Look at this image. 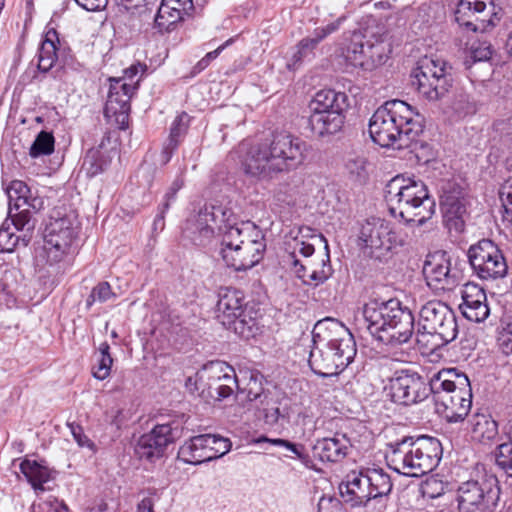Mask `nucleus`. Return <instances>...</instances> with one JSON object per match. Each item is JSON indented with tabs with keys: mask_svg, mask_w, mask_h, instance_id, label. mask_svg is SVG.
Segmentation results:
<instances>
[{
	"mask_svg": "<svg viewBox=\"0 0 512 512\" xmlns=\"http://www.w3.org/2000/svg\"><path fill=\"white\" fill-rule=\"evenodd\" d=\"M471 438L482 444L491 443L498 435V425L491 416L477 413L470 419Z\"/></svg>",
	"mask_w": 512,
	"mask_h": 512,
	"instance_id": "33",
	"label": "nucleus"
},
{
	"mask_svg": "<svg viewBox=\"0 0 512 512\" xmlns=\"http://www.w3.org/2000/svg\"><path fill=\"white\" fill-rule=\"evenodd\" d=\"M500 198L503 203V220L512 225V176L502 184Z\"/></svg>",
	"mask_w": 512,
	"mask_h": 512,
	"instance_id": "48",
	"label": "nucleus"
},
{
	"mask_svg": "<svg viewBox=\"0 0 512 512\" xmlns=\"http://www.w3.org/2000/svg\"><path fill=\"white\" fill-rule=\"evenodd\" d=\"M391 223L380 217L367 218L360 227L359 241L363 253L371 258L381 260L391 251L389 235Z\"/></svg>",
	"mask_w": 512,
	"mask_h": 512,
	"instance_id": "18",
	"label": "nucleus"
},
{
	"mask_svg": "<svg viewBox=\"0 0 512 512\" xmlns=\"http://www.w3.org/2000/svg\"><path fill=\"white\" fill-rule=\"evenodd\" d=\"M363 479V471H352L346 476V481L339 485L341 497L352 507L365 506L372 499L368 484H364Z\"/></svg>",
	"mask_w": 512,
	"mask_h": 512,
	"instance_id": "26",
	"label": "nucleus"
},
{
	"mask_svg": "<svg viewBox=\"0 0 512 512\" xmlns=\"http://www.w3.org/2000/svg\"><path fill=\"white\" fill-rule=\"evenodd\" d=\"M58 33L54 28H50L45 33L44 40L38 50V63L37 68L40 72L47 73L52 69L56 60L58 59L59 44Z\"/></svg>",
	"mask_w": 512,
	"mask_h": 512,
	"instance_id": "30",
	"label": "nucleus"
},
{
	"mask_svg": "<svg viewBox=\"0 0 512 512\" xmlns=\"http://www.w3.org/2000/svg\"><path fill=\"white\" fill-rule=\"evenodd\" d=\"M310 351L309 365L312 371L324 378L338 375L347 366L343 359H340L335 352L324 344L313 343Z\"/></svg>",
	"mask_w": 512,
	"mask_h": 512,
	"instance_id": "24",
	"label": "nucleus"
},
{
	"mask_svg": "<svg viewBox=\"0 0 512 512\" xmlns=\"http://www.w3.org/2000/svg\"><path fill=\"white\" fill-rule=\"evenodd\" d=\"M118 5L123 6L132 14L142 17L150 14L157 6L158 0H115Z\"/></svg>",
	"mask_w": 512,
	"mask_h": 512,
	"instance_id": "45",
	"label": "nucleus"
},
{
	"mask_svg": "<svg viewBox=\"0 0 512 512\" xmlns=\"http://www.w3.org/2000/svg\"><path fill=\"white\" fill-rule=\"evenodd\" d=\"M31 510L32 512H68V507L57 498L49 497L38 504H33Z\"/></svg>",
	"mask_w": 512,
	"mask_h": 512,
	"instance_id": "51",
	"label": "nucleus"
},
{
	"mask_svg": "<svg viewBox=\"0 0 512 512\" xmlns=\"http://www.w3.org/2000/svg\"><path fill=\"white\" fill-rule=\"evenodd\" d=\"M451 67L444 60L424 58L413 71L412 85L428 101L444 98L452 87Z\"/></svg>",
	"mask_w": 512,
	"mask_h": 512,
	"instance_id": "10",
	"label": "nucleus"
},
{
	"mask_svg": "<svg viewBox=\"0 0 512 512\" xmlns=\"http://www.w3.org/2000/svg\"><path fill=\"white\" fill-rule=\"evenodd\" d=\"M313 343L324 344L348 366L357 353L356 342L350 330L340 321L325 318L318 321L312 331Z\"/></svg>",
	"mask_w": 512,
	"mask_h": 512,
	"instance_id": "13",
	"label": "nucleus"
},
{
	"mask_svg": "<svg viewBox=\"0 0 512 512\" xmlns=\"http://www.w3.org/2000/svg\"><path fill=\"white\" fill-rule=\"evenodd\" d=\"M314 250V244L295 239L294 254L298 252L304 257H309L314 253Z\"/></svg>",
	"mask_w": 512,
	"mask_h": 512,
	"instance_id": "61",
	"label": "nucleus"
},
{
	"mask_svg": "<svg viewBox=\"0 0 512 512\" xmlns=\"http://www.w3.org/2000/svg\"><path fill=\"white\" fill-rule=\"evenodd\" d=\"M500 497L498 479L485 470L463 482L457 490L460 512H485L496 507Z\"/></svg>",
	"mask_w": 512,
	"mask_h": 512,
	"instance_id": "9",
	"label": "nucleus"
},
{
	"mask_svg": "<svg viewBox=\"0 0 512 512\" xmlns=\"http://www.w3.org/2000/svg\"><path fill=\"white\" fill-rule=\"evenodd\" d=\"M468 260L474 273L483 280L503 278L508 271L501 250L489 239L472 245L468 250Z\"/></svg>",
	"mask_w": 512,
	"mask_h": 512,
	"instance_id": "15",
	"label": "nucleus"
},
{
	"mask_svg": "<svg viewBox=\"0 0 512 512\" xmlns=\"http://www.w3.org/2000/svg\"><path fill=\"white\" fill-rule=\"evenodd\" d=\"M453 109L459 115L466 116L476 112V105L468 95L461 94L453 103Z\"/></svg>",
	"mask_w": 512,
	"mask_h": 512,
	"instance_id": "55",
	"label": "nucleus"
},
{
	"mask_svg": "<svg viewBox=\"0 0 512 512\" xmlns=\"http://www.w3.org/2000/svg\"><path fill=\"white\" fill-rule=\"evenodd\" d=\"M319 44L314 36L302 39L297 45L296 52L293 53L291 60L287 63L289 69H296L300 63L313 55L314 49Z\"/></svg>",
	"mask_w": 512,
	"mask_h": 512,
	"instance_id": "43",
	"label": "nucleus"
},
{
	"mask_svg": "<svg viewBox=\"0 0 512 512\" xmlns=\"http://www.w3.org/2000/svg\"><path fill=\"white\" fill-rule=\"evenodd\" d=\"M458 334L454 311L444 302L431 300L419 312L416 341L426 352H433L455 340Z\"/></svg>",
	"mask_w": 512,
	"mask_h": 512,
	"instance_id": "8",
	"label": "nucleus"
},
{
	"mask_svg": "<svg viewBox=\"0 0 512 512\" xmlns=\"http://www.w3.org/2000/svg\"><path fill=\"white\" fill-rule=\"evenodd\" d=\"M77 237V223L73 216H51L44 230L43 252L50 264L60 262Z\"/></svg>",
	"mask_w": 512,
	"mask_h": 512,
	"instance_id": "14",
	"label": "nucleus"
},
{
	"mask_svg": "<svg viewBox=\"0 0 512 512\" xmlns=\"http://www.w3.org/2000/svg\"><path fill=\"white\" fill-rule=\"evenodd\" d=\"M344 114L311 113L309 125L312 132L318 137H325L339 132L344 124Z\"/></svg>",
	"mask_w": 512,
	"mask_h": 512,
	"instance_id": "32",
	"label": "nucleus"
},
{
	"mask_svg": "<svg viewBox=\"0 0 512 512\" xmlns=\"http://www.w3.org/2000/svg\"><path fill=\"white\" fill-rule=\"evenodd\" d=\"M363 319L369 333L379 342L396 347L409 341L414 331V316L396 299L373 301L363 307Z\"/></svg>",
	"mask_w": 512,
	"mask_h": 512,
	"instance_id": "4",
	"label": "nucleus"
},
{
	"mask_svg": "<svg viewBox=\"0 0 512 512\" xmlns=\"http://www.w3.org/2000/svg\"><path fill=\"white\" fill-rule=\"evenodd\" d=\"M270 443L276 446L285 447L289 451H291L297 459H299L302 462H306L308 460V455L304 452V447L302 445L294 444L288 440L285 439H267Z\"/></svg>",
	"mask_w": 512,
	"mask_h": 512,
	"instance_id": "56",
	"label": "nucleus"
},
{
	"mask_svg": "<svg viewBox=\"0 0 512 512\" xmlns=\"http://www.w3.org/2000/svg\"><path fill=\"white\" fill-rule=\"evenodd\" d=\"M350 439L344 433H335L333 437L318 439L312 447L313 456L321 461L340 462L351 449Z\"/></svg>",
	"mask_w": 512,
	"mask_h": 512,
	"instance_id": "25",
	"label": "nucleus"
},
{
	"mask_svg": "<svg viewBox=\"0 0 512 512\" xmlns=\"http://www.w3.org/2000/svg\"><path fill=\"white\" fill-rule=\"evenodd\" d=\"M441 452V443L434 437H405L387 445L385 460L399 474L421 477L438 465Z\"/></svg>",
	"mask_w": 512,
	"mask_h": 512,
	"instance_id": "6",
	"label": "nucleus"
},
{
	"mask_svg": "<svg viewBox=\"0 0 512 512\" xmlns=\"http://www.w3.org/2000/svg\"><path fill=\"white\" fill-rule=\"evenodd\" d=\"M440 205L447 222H454V226L458 229L463 225V216L466 213V207L463 203L461 190L449 185L448 189H444L441 195Z\"/></svg>",
	"mask_w": 512,
	"mask_h": 512,
	"instance_id": "29",
	"label": "nucleus"
},
{
	"mask_svg": "<svg viewBox=\"0 0 512 512\" xmlns=\"http://www.w3.org/2000/svg\"><path fill=\"white\" fill-rule=\"evenodd\" d=\"M109 82L104 115L107 119H113L121 125V128H124L128 121L130 99L136 90V86L125 82L122 78H110Z\"/></svg>",
	"mask_w": 512,
	"mask_h": 512,
	"instance_id": "20",
	"label": "nucleus"
},
{
	"mask_svg": "<svg viewBox=\"0 0 512 512\" xmlns=\"http://www.w3.org/2000/svg\"><path fill=\"white\" fill-rule=\"evenodd\" d=\"M237 396L241 401H256L262 394L263 388L261 382L257 378L251 376L249 382L245 387L239 385Z\"/></svg>",
	"mask_w": 512,
	"mask_h": 512,
	"instance_id": "49",
	"label": "nucleus"
},
{
	"mask_svg": "<svg viewBox=\"0 0 512 512\" xmlns=\"http://www.w3.org/2000/svg\"><path fill=\"white\" fill-rule=\"evenodd\" d=\"M459 27L474 33L494 28L502 18V8L494 0H459L454 10Z\"/></svg>",
	"mask_w": 512,
	"mask_h": 512,
	"instance_id": "12",
	"label": "nucleus"
},
{
	"mask_svg": "<svg viewBox=\"0 0 512 512\" xmlns=\"http://www.w3.org/2000/svg\"><path fill=\"white\" fill-rule=\"evenodd\" d=\"M427 285L436 291L452 290L458 277L451 269V258L445 251H438L427 257L423 267Z\"/></svg>",
	"mask_w": 512,
	"mask_h": 512,
	"instance_id": "21",
	"label": "nucleus"
},
{
	"mask_svg": "<svg viewBox=\"0 0 512 512\" xmlns=\"http://www.w3.org/2000/svg\"><path fill=\"white\" fill-rule=\"evenodd\" d=\"M190 124V116L186 112L180 113L172 122L170 127V134L165 142L162 153L161 161L163 164H167L173 152L177 149L181 138L186 134Z\"/></svg>",
	"mask_w": 512,
	"mask_h": 512,
	"instance_id": "31",
	"label": "nucleus"
},
{
	"mask_svg": "<svg viewBox=\"0 0 512 512\" xmlns=\"http://www.w3.org/2000/svg\"><path fill=\"white\" fill-rule=\"evenodd\" d=\"M231 449V442L215 434H201L191 437L178 451V458L192 465H199L220 458Z\"/></svg>",
	"mask_w": 512,
	"mask_h": 512,
	"instance_id": "16",
	"label": "nucleus"
},
{
	"mask_svg": "<svg viewBox=\"0 0 512 512\" xmlns=\"http://www.w3.org/2000/svg\"><path fill=\"white\" fill-rule=\"evenodd\" d=\"M245 308V296L241 290L220 288L215 311L217 320L240 337L248 339L254 335L255 322L251 317L246 318Z\"/></svg>",
	"mask_w": 512,
	"mask_h": 512,
	"instance_id": "11",
	"label": "nucleus"
},
{
	"mask_svg": "<svg viewBox=\"0 0 512 512\" xmlns=\"http://www.w3.org/2000/svg\"><path fill=\"white\" fill-rule=\"evenodd\" d=\"M75 2L87 11L100 10L107 4V0H75Z\"/></svg>",
	"mask_w": 512,
	"mask_h": 512,
	"instance_id": "60",
	"label": "nucleus"
},
{
	"mask_svg": "<svg viewBox=\"0 0 512 512\" xmlns=\"http://www.w3.org/2000/svg\"><path fill=\"white\" fill-rule=\"evenodd\" d=\"M432 394L449 422L462 421L472 406V390L468 377L456 369H443L432 376Z\"/></svg>",
	"mask_w": 512,
	"mask_h": 512,
	"instance_id": "7",
	"label": "nucleus"
},
{
	"mask_svg": "<svg viewBox=\"0 0 512 512\" xmlns=\"http://www.w3.org/2000/svg\"><path fill=\"white\" fill-rule=\"evenodd\" d=\"M181 430L175 422L156 425L138 439L135 453L140 459L154 462L164 455L168 445L181 436Z\"/></svg>",
	"mask_w": 512,
	"mask_h": 512,
	"instance_id": "19",
	"label": "nucleus"
},
{
	"mask_svg": "<svg viewBox=\"0 0 512 512\" xmlns=\"http://www.w3.org/2000/svg\"><path fill=\"white\" fill-rule=\"evenodd\" d=\"M363 483L368 484L372 499L382 497L390 493L392 482L390 476L381 469H368L364 472Z\"/></svg>",
	"mask_w": 512,
	"mask_h": 512,
	"instance_id": "38",
	"label": "nucleus"
},
{
	"mask_svg": "<svg viewBox=\"0 0 512 512\" xmlns=\"http://www.w3.org/2000/svg\"><path fill=\"white\" fill-rule=\"evenodd\" d=\"M20 471L32 486L37 496L44 491L52 489L50 483L55 480V470L50 469L36 460L24 459L20 463Z\"/></svg>",
	"mask_w": 512,
	"mask_h": 512,
	"instance_id": "27",
	"label": "nucleus"
},
{
	"mask_svg": "<svg viewBox=\"0 0 512 512\" xmlns=\"http://www.w3.org/2000/svg\"><path fill=\"white\" fill-rule=\"evenodd\" d=\"M110 164V160L100 148L89 149L84 158L82 169L88 177L102 173Z\"/></svg>",
	"mask_w": 512,
	"mask_h": 512,
	"instance_id": "39",
	"label": "nucleus"
},
{
	"mask_svg": "<svg viewBox=\"0 0 512 512\" xmlns=\"http://www.w3.org/2000/svg\"><path fill=\"white\" fill-rule=\"evenodd\" d=\"M283 188H286L285 185H280L275 192V197L278 201H281L286 204H291L294 202V194L290 192H284Z\"/></svg>",
	"mask_w": 512,
	"mask_h": 512,
	"instance_id": "63",
	"label": "nucleus"
},
{
	"mask_svg": "<svg viewBox=\"0 0 512 512\" xmlns=\"http://www.w3.org/2000/svg\"><path fill=\"white\" fill-rule=\"evenodd\" d=\"M368 131L381 147L408 148L423 132L422 117L406 102L390 100L374 112Z\"/></svg>",
	"mask_w": 512,
	"mask_h": 512,
	"instance_id": "3",
	"label": "nucleus"
},
{
	"mask_svg": "<svg viewBox=\"0 0 512 512\" xmlns=\"http://www.w3.org/2000/svg\"><path fill=\"white\" fill-rule=\"evenodd\" d=\"M207 385L210 393L217 394L218 399H224L229 397L233 393L234 389L237 388V386H230L227 384L220 385V383L212 381H207Z\"/></svg>",
	"mask_w": 512,
	"mask_h": 512,
	"instance_id": "58",
	"label": "nucleus"
},
{
	"mask_svg": "<svg viewBox=\"0 0 512 512\" xmlns=\"http://www.w3.org/2000/svg\"><path fill=\"white\" fill-rule=\"evenodd\" d=\"M385 200L390 214L406 223L421 226L435 214V200L421 180L394 177L386 185Z\"/></svg>",
	"mask_w": 512,
	"mask_h": 512,
	"instance_id": "5",
	"label": "nucleus"
},
{
	"mask_svg": "<svg viewBox=\"0 0 512 512\" xmlns=\"http://www.w3.org/2000/svg\"><path fill=\"white\" fill-rule=\"evenodd\" d=\"M284 416L282 415L279 407H273V408H270V409H266V412H265V420L268 424H276L279 422L280 418H283Z\"/></svg>",
	"mask_w": 512,
	"mask_h": 512,
	"instance_id": "62",
	"label": "nucleus"
},
{
	"mask_svg": "<svg viewBox=\"0 0 512 512\" xmlns=\"http://www.w3.org/2000/svg\"><path fill=\"white\" fill-rule=\"evenodd\" d=\"M113 358L110 354V346L107 342L100 344L96 354V362L93 365V376L98 380H104L110 375Z\"/></svg>",
	"mask_w": 512,
	"mask_h": 512,
	"instance_id": "40",
	"label": "nucleus"
},
{
	"mask_svg": "<svg viewBox=\"0 0 512 512\" xmlns=\"http://www.w3.org/2000/svg\"><path fill=\"white\" fill-rule=\"evenodd\" d=\"M388 51L389 50L382 41H377L376 43L366 42L364 69L371 70L384 64L388 59Z\"/></svg>",
	"mask_w": 512,
	"mask_h": 512,
	"instance_id": "42",
	"label": "nucleus"
},
{
	"mask_svg": "<svg viewBox=\"0 0 512 512\" xmlns=\"http://www.w3.org/2000/svg\"><path fill=\"white\" fill-rule=\"evenodd\" d=\"M314 238L323 241L325 243V249L328 251L327 240L322 235L315 236ZM293 264L297 277L307 285L318 286L329 279L333 272L328 252H326V259H322L320 262L316 263L315 267L310 272H308L307 267L301 264L297 259H294Z\"/></svg>",
	"mask_w": 512,
	"mask_h": 512,
	"instance_id": "28",
	"label": "nucleus"
},
{
	"mask_svg": "<svg viewBox=\"0 0 512 512\" xmlns=\"http://www.w3.org/2000/svg\"><path fill=\"white\" fill-rule=\"evenodd\" d=\"M470 54L473 62H483L492 56L491 45L485 41L472 44L470 47Z\"/></svg>",
	"mask_w": 512,
	"mask_h": 512,
	"instance_id": "54",
	"label": "nucleus"
},
{
	"mask_svg": "<svg viewBox=\"0 0 512 512\" xmlns=\"http://www.w3.org/2000/svg\"><path fill=\"white\" fill-rule=\"evenodd\" d=\"M349 106L348 97L344 92L333 89H323L318 91L312 102L311 109L319 110L327 107L337 110H346Z\"/></svg>",
	"mask_w": 512,
	"mask_h": 512,
	"instance_id": "36",
	"label": "nucleus"
},
{
	"mask_svg": "<svg viewBox=\"0 0 512 512\" xmlns=\"http://www.w3.org/2000/svg\"><path fill=\"white\" fill-rule=\"evenodd\" d=\"M345 57L353 66L364 69L366 42L361 33L353 34L351 42L346 48Z\"/></svg>",
	"mask_w": 512,
	"mask_h": 512,
	"instance_id": "41",
	"label": "nucleus"
},
{
	"mask_svg": "<svg viewBox=\"0 0 512 512\" xmlns=\"http://www.w3.org/2000/svg\"><path fill=\"white\" fill-rule=\"evenodd\" d=\"M508 438V442L497 447L495 456L497 465L512 477V437Z\"/></svg>",
	"mask_w": 512,
	"mask_h": 512,
	"instance_id": "47",
	"label": "nucleus"
},
{
	"mask_svg": "<svg viewBox=\"0 0 512 512\" xmlns=\"http://www.w3.org/2000/svg\"><path fill=\"white\" fill-rule=\"evenodd\" d=\"M345 168L351 179L362 182L367 178L366 159L362 156H351L345 162Z\"/></svg>",
	"mask_w": 512,
	"mask_h": 512,
	"instance_id": "46",
	"label": "nucleus"
},
{
	"mask_svg": "<svg viewBox=\"0 0 512 512\" xmlns=\"http://www.w3.org/2000/svg\"><path fill=\"white\" fill-rule=\"evenodd\" d=\"M193 9V0H161L154 16V28L160 33L169 32Z\"/></svg>",
	"mask_w": 512,
	"mask_h": 512,
	"instance_id": "23",
	"label": "nucleus"
},
{
	"mask_svg": "<svg viewBox=\"0 0 512 512\" xmlns=\"http://www.w3.org/2000/svg\"><path fill=\"white\" fill-rule=\"evenodd\" d=\"M151 498H144L137 507V512H154Z\"/></svg>",
	"mask_w": 512,
	"mask_h": 512,
	"instance_id": "64",
	"label": "nucleus"
},
{
	"mask_svg": "<svg viewBox=\"0 0 512 512\" xmlns=\"http://www.w3.org/2000/svg\"><path fill=\"white\" fill-rule=\"evenodd\" d=\"M115 297L108 282H101L92 289V298L99 302H105Z\"/></svg>",
	"mask_w": 512,
	"mask_h": 512,
	"instance_id": "57",
	"label": "nucleus"
},
{
	"mask_svg": "<svg viewBox=\"0 0 512 512\" xmlns=\"http://www.w3.org/2000/svg\"><path fill=\"white\" fill-rule=\"evenodd\" d=\"M346 19V15H341L335 21L327 24L326 26L316 28L313 32V36L316 38V41L320 43L329 35L337 32Z\"/></svg>",
	"mask_w": 512,
	"mask_h": 512,
	"instance_id": "53",
	"label": "nucleus"
},
{
	"mask_svg": "<svg viewBox=\"0 0 512 512\" xmlns=\"http://www.w3.org/2000/svg\"><path fill=\"white\" fill-rule=\"evenodd\" d=\"M462 303L459 308L463 316L475 323L484 322L490 315L487 295L482 287L475 283H466L461 291Z\"/></svg>",
	"mask_w": 512,
	"mask_h": 512,
	"instance_id": "22",
	"label": "nucleus"
},
{
	"mask_svg": "<svg viewBox=\"0 0 512 512\" xmlns=\"http://www.w3.org/2000/svg\"><path fill=\"white\" fill-rule=\"evenodd\" d=\"M22 237L16 236L7 226V220L0 227V252H12Z\"/></svg>",
	"mask_w": 512,
	"mask_h": 512,
	"instance_id": "50",
	"label": "nucleus"
},
{
	"mask_svg": "<svg viewBox=\"0 0 512 512\" xmlns=\"http://www.w3.org/2000/svg\"><path fill=\"white\" fill-rule=\"evenodd\" d=\"M31 207H22L19 210H10L8 211L7 221L10 219L16 230L24 232L22 236V241L24 245L27 246L31 239V234L36 226V219L33 216Z\"/></svg>",
	"mask_w": 512,
	"mask_h": 512,
	"instance_id": "37",
	"label": "nucleus"
},
{
	"mask_svg": "<svg viewBox=\"0 0 512 512\" xmlns=\"http://www.w3.org/2000/svg\"><path fill=\"white\" fill-rule=\"evenodd\" d=\"M216 230L222 235L220 254L227 266L247 270L263 258V231L250 221L238 222L233 211L223 205H206L186 222L183 234L195 245L205 246Z\"/></svg>",
	"mask_w": 512,
	"mask_h": 512,
	"instance_id": "1",
	"label": "nucleus"
},
{
	"mask_svg": "<svg viewBox=\"0 0 512 512\" xmlns=\"http://www.w3.org/2000/svg\"><path fill=\"white\" fill-rule=\"evenodd\" d=\"M432 394V377L429 382L411 370L395 372L389 381L391 400L399 405L411 406L422 402Z\"/></svg>",
	"mask_w": 512,
	"mask_h": 512,
	"instance_id": "17",
	"label": "nucleus"
},
{
	"mask_svg": "<svg viewBox=\"0 0 512 512\" xmlns=\"http://www.w3.org/2000/svg\"><path fill=\"white\" fill-rule=\"evenodd\" d=\"M200 379L220 383V385L227 384L237 386V388H239V382L234 368L222 361L206 364L200 373Z\"/></svg>",
	"mask_w": 512,
	"mask_h": 512,
	"instance_id": "34",
	"label": "nucleus"
},
{
	"mask_svg": "<svg viewBox=\"0 0 512 512\" xmlns=\"http://www.w3.org/2000/svg\"><path fill=\"white\" fill-rule=\"evenodd\" d=\"M389 238V242H391V249L396 246L407 245L409 242V235L401 228H395L392 224Z\"/></svg>",
	"mask_w": 512,
	"mask_h": 512,
	"instance_id": "59",
	"label": "nucleus"
},
{
	"mask_svg": "<svg viewBox=\"0 0 512 512\" xmlns=\"http://www.w3.org/2000/svg\"><path fill=\"white\" fill-rule=\"evenodd\" d=\"M68 427L73 435L74 440L81 448H87L92 453H96L97 447L95 443L84 433L83 428L75 423H68Z\"/></svg>",
	"mask_w": 512,
	"mask_h": 512,
	"instance_id": "52",
	"label": "nucleus"
},
{
	"mask_svg": "<svg viewBox=\"0 0 512 512\" xmlns=\"http://www.w3.org/2000/svg\"><path fill=\"white\" fill-rule=\"evenodd\" d=\"M307 156V145L300 138L286 132L272 135L270 140L250 146L242 160L246 174L271 179L300 167Z\"/></svg>",
	"mask_w": 512,
	"mask_h": 512,
	"instance_id": "2",
	"label": "nucleus"
},
{
	"mask_svg": "<svg viewBox=\"0 0 512 512\" xmlns=\"http://www.w3.org/2000/svg\"><path fill=\"white\" fill-rule=\"evenodd\" d=\"M8 197V203L10 210H19L22 207L37 208L39 200L37 198L30 197V189L21 180H13L5 189Z\"/></svg>",
	"mask_w": 512,
	"mask_h": 512,
	"instance_id": "35",
	"label": "nucleus"
},
{
	"mask_svg": "<svg viewBox=\"0 0 512 512\" xmlns=\"http://www.w3.org/2000/svg\"><path fill=\"white\" fill-rule=\"evenodd\" d=\"M54 136L47 131H41L32 143L29 155L38 158L43 155H50L54 151Z\"/></svg>",
	"mask_w": 512,
	"mask_h": 512,
	"instance_id": "44",
	"label": "nucleus"
}]
</instances>
